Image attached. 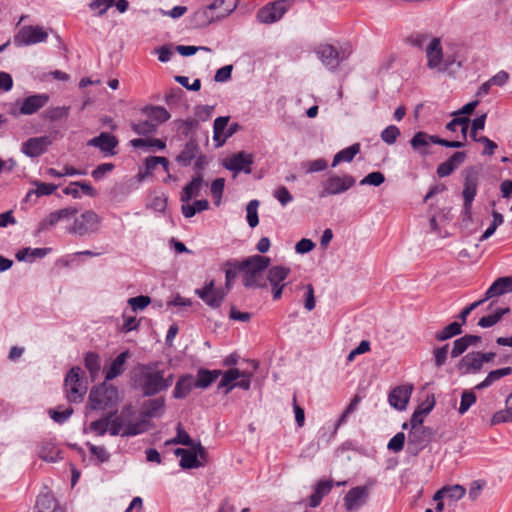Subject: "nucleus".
<instances>
[{
	"mask_svg": "<svg viewBox=\"0 0 512 512\" xmlns=\"http://www.w3.org/2000/svg\"><path fill=\"white\" fill-rule=\"evenodd\" d=\"M85 367L90 373L92 379H94L100 371V357L98 354L90 352L85 357Z\"/></svg>",
	"mask_w": 512,
	"mask_h": 512,
	"instance_id": "47",
	"label": "nucleus"
},
{
	"mask_svg": "<svg viewBox=\"0 0 512 512\" xmlns=\"http://www.w3.org/2000/svg\"><path fill=\"white\" fill-rule=\"evenodd\" d=\"M89 429L96 435L103 436L107 431H109V417L105 416L91 422Z\"/></svg>",
	"mask_w": 512,
	"mask_h": 512,
	"instance_id": "56",
	"label": "nucleus"
},
{
	"mask_svg": "<svg viewBox=\"0 0 512 512\" xmlns=\"http://www.w3.org/2000/svg\"><path fill=\"white\" fill-rule=\"evenodd\" d=\"M148 429V422L141 420L136 423H130L123 431V436H134L145 432Z\"/></svg>",
	"mask_w": 512,
	"mask_h": 512,
	"instance_id": "54",
	"label": "nucleus"
},
{
	"mask_svg": "<svg viewBox=\"0 0 512 512\" xmlns=\"http://www.w3.org/2000/svg\"><path fill=\"white\" fill-rule=\"evenodd\" d=\"M118 403V390L113 385L102 384L89 394V405L93 410H115Z\"/></svg>",
	"mask_w": 512,
	"mask_h": 512,
	"instance_id": "3",
	"label": "nucleus"
},
{
	"mask_svg": "<svg viewBox=\"0 0 512 512\" xmlns=\"http://www.w3.org/2000/svg\"><path fill=\"white\" fill-rule=\"evenodd\" d=\"M130 145L134 148H157L163 150L166 148V143L157 138H135L130 141Z\"/></svg>",
	"mask_w": 512,
	"mask_h": 512,
	"instance_id": "41",
	"label": "nucleus"
},
{
	"mask_svg": "<svg viewBox=\"0 0 512 512\" xmlns=\"http://www.w3.org/2000/svg\"><path fill=\"white\" fill-rule=\"evenodd\" d=\"M199 151L198 144L195 140H190L186 143L185 147L181 151V153L177 156L176 160L178 163L188 166L191 164V161L196 158Z\"/></svg>",
	"mask_w": 512,
	"mask_h": 512,
	"instance_id": "35",
	"label": "nucleus"
},
{
	"mask_svg": "<svg viewBox=\"0 0 512 512\" xmlns=\"http://www.w3.org/2000/svg\"><path fill=\"white\" fill-rule=\"evenodd\" d=\"M151 302V299L148 296H137L130 298L128 300V304L132 308L133 311L143 310L145 309Z\"/></svg>",
	"mask_w": 512,
	"mask_h": 512,
	"instance_id": "61",
	"label": "nucleus"
},
{
	"mask_svg": "<svg viewBox=\"0 0 512 512\" xmlns=\"http://www.w3.org/2000/svg\"><path fill=\"white\" fill-rule=\"evenodd\" d=\"M359 151L360 145L358 143L339 151L333 158L332 167L337 166L340 162H351Z\"/></svg>",
	"mask_w": 512,
	"mask_h": 512,
	"instance_id": "39",
	"label": "nucleus"
},
{
	"mask_svg": "<svg viewBox=\"0 0 512 512\" xmlns=\"http://www.w3.org/2000/svg\"><path fill=\"white\" fill-rule=\"evenodd\" d=\"M37 454L48 462H56L61 458V450L52 439L41 440L37 445Z\"/></svg>",
	"mask_w": 512,
	"mask_h": 512,
	"instance_id": "21",
	"label": "nucleus"
},
{
	"mask_svg": "<svg viewBox=\"0 0 512 512\" xmlns=\"http://www.w3.org/2000/svg\"><path fill=\"white\" fill-rule=\"evenodd\" d=\"M175 454L181 457L180 466L184 469L198 468L203 465V463L197 459V453L193 452L192 449L178 448L175 450Z\"/></svg>",
	"mask_w": 512,
	"mask_h": 512,
	"instance_id": "30",
	"label": "nucleus"
},
{
	"mask_svg": "<svg viewBox=\"0 0 512 512\" xmlns=\"http://www.w3.org/2000/svg\"><path fill=\"white\" fill-rule=\"evenodd\" d=\"M258 206H259L258 200H251L247 204V207H246L247 222L251 228L256 227L259 223Z\"/></svg>",
	"mask_w": 512,
	"mask_h": 512,
	"instance_id": "51",
	"label": "nucleus"
},
{
	"mask_svg": "<svg viewBox=\"0 0 512 512\" xmlns=\"http://www.w3.org/2000/svg\"><path fill=\"white\" fill-rule=\"evenodd\" d=\"M333 487V481L332 480H320L317 482L314 492L309 498V505L310 507H317L320 505L322 499L328 495Z\"/></svg>",
	"mask_w": 512,
	"mask_h": 512,
	"instance_id": "27",
	"label": "nucleus"
},
{
	"mask_svg": "<svg viewBox=\"0 0 512 512\" xmlns=\"http://www.w3.org/2000/svg\"><path fill=\"white\" fill-rule=\"evenodd\" d=\"M221 370H207L200 369L197 374V380L195 381V387L207 388L210 386L220 375Z\"/></svg>",
	"mask_w": 512,
	"mask_h": 512,
	"instance_id": "38",
	"label": "nucleus"
},
{
	"mask_svg": "<svg viewBox=\"0 0 512 512\" xmlns=\"http://www.w3.org/2000/svg\"><path fill=\"white\" fill-rule=\"evenodd\" d=\"M80 191H82L83 194L90 197H95L97 195L96 189L89 182L86 181L71 182L68 186H66L63 189V193L65 195L72 196L73 198H80Z\"/></svg>",
	"mask_w": 512,
	"mask_h": 512,
	"instance_id": "25",
	"label": "nucleus"
},
{
	"mask_svg": "<svg viewBox=\"0 0 512 512\" xmlns=\"http://www.w3.org/2000/svg\"><path fill=\"white\" fill-rule=\"evenodd\" d=\"M478 178L475 174H468L464 180V189L462 196L464 199V212L466 215L471 214L472 203L477 194Z\"/></svg>",
	"mask_w": 512,
	"mask_h": 512,
	"instance_id": "17",
	"label": "nucleus"
},
{
	"mask_svg": "<svg viewBox=\"0 0 512 512\" xmlns=\"http://www.w3.org/2000/svg\"><path fill=\"white\" fill-rule=\"evenodd\" d=\"M164 407H165L164 398L160 397V398H156V399H151L144 403L142 414H143V416L149 417V418L157 417L163 413Z\"/></svg>",
	"mask_w": 512,
	"mask_h": 512,
	"instance_id": "37",
	"label": "nucleus"
},
{
	"mask_svg": "<svg viewBox=\"0 0 512 512\" xmlns=\"http://www.w3.org/2000/svg\"><path fill=\"white\" fill-rule=\"evenodd\" d=\"M291 5V0H277L268 3L258 11L257 18L262 23H274L282 18Z\"/></svg>",
	"mask_w": 512,
	"mask_h": 512,
	"instance_id": "8",
	"label": "nucleus"
},
{
	"mask_svg": "<svg viewBox=\"0 0 512 512\" xmlns=\"http://www.w3.org/2000/svg\"><path fill=\"white\" fill-rule=\"evenodd\" d=\"M137 382L144 395L153 396L168 389L173 382V375L165 377L163 370L157 364H146L138 367Z\"/></svg>",
	"mask_w": 512,
	"mask_h": 512,
	"instance_id": "1",
	"label": "nucleus"
},
{
	"mask_svg": "<svg viewBox=\"0 0 512 512\" xmlns=\"http://www.w3.org/2000/svg\"><path fill=\"white\" fill-rule=\"evenodd\" d=\"M252 164V158L250 155L239 152L237 154H234L230 158L226 159L225 161V167L228 170L234 171L235 173L245 171L246 173L251 172V166Z\"/></svg>",
	"mask_w": 512,
	"mask_h": 512,
	"instance_id": "23",
	"label": "nucleus"
},
{
	"mask_svg": "<svg viewBox=\"0 0 512 512\" xmlns=\"http://www.w3.org/2000/svg\"><path fill=\"white\" fill-rule=\"evenodd\" d=\"M101 218L92 210L83 212L79 217L75 218L73 225L69 228V232L83 236L98 230Z\"/></svg>",
	"mask_w": 512,
	"mask_h": 512,
	"instance_id": "7",
	"label": "nucleus"
},
{
	"mask_svg": "<svg viewBox=\"0 0 512 512\" xmlns=\"http://www.w3.org/2000/svg\"><path fill=\"white\" fill-rule=\"evenodd\" d=\"M36 509L38 512H62L56 498L49 492L38 496Z\"/></svg>",
	"mask_w": 512,
	"mask_h": 512,
	"instance_id": "29",
	"label": "nucleus"
},
{
	"mask_svg": "<svg viewBox=\"0 0 512 512\" xmlns=\"http://www.w3.org/2000/svg\"><path fill=\"white\" fill-rule=\"evenodd\" d=\"M129 351L120 353L111 363L109 369L106 371V380H112L123 372V367L126 360L129 358Z\"/></svg>",
	"mask_w": 512,
	"mask_h": 512,
	"instance_id": "36",
	"label": "nucleus"
},
{
	"mask_svg": "<svg viewBox=\"0 0 512 512\" xmlns=\"http://www.w3.org/2000/svg\"><path fill=\"white\" fill-rule=\"evenodd\" d=\"M476 402V395L472 391H464L461 396L459 413L464 414Z\"/></svg>",
	"mask_w": 512,
	"mask_h": 512,
	"instance_id": "59",
	"label": "nucleus"
},
{
	"mask_svg": "<svg viewBox=\"0 0 512 512\" xmlns=\"http://www.w3.org/2000/svg\"><path fill=\"white\" fill-rule=\"evenodd\" d=\"M412 389L413 388L410 385H401V386L395 387L389 393V396H388L389 404L398 410L405 409L409 402V399H410V396L412 393Z\"/></svg>",
	"mask_w": 512,
	"mask_h": 512,
	"instance_id": "18",
	"label": "nucleus"
},
{
	"mask_svg": "<svg viewBox=\"0 0 512 512\" xmlns=\"http://www.w3.org/2000/svg\"><path fill=\"white\" fill-rule=\"evenodd\" d=\"M399 136L400 130L395 125L386 127L381 133V139L389 145L394 144Z\"/></svg>",
	"mask_w": 512,
	"mask_h": 512,
	"instance_id": "58",
	"label": "nucleus"
},
{
	"mask_svg": "<svg viewBox=\"0 0 512 512\" xmlns=\"http://www.w3.org/2000/svg\"><path fill=\"white\" fill-rule=\"evenodd\" d=\"M439 144L449 148H460L463 146V142L450 141L442 139L436 135H429L426 132H417L410 141L412 148L422 156L430 154V144Z\"/></svg>",
	"mask_w": 512,
	"mask_h": 512,
	"instance_id": "5",
	"label": "nucleus"
},
{
	"mask_svg": "<svg viewBox=\"0 0 512 512\" xmlns=\"http://www.w3.org/2000/svg\"><path fill=\"white\" fill-rule=\"evenodd\" d=\"M51 144L52 139L48 136L34 137L23 144L22 151L30 157H38L45 153Z\"/></svg>",
	"mask_w": 512,
	"mask_h": 512,
	"instance_id": "16",
	"label": "nucleus"
},
{
	"mask_svg": "<svg viewBox=\"0 0 512 512\" xmlns=\"http://www.w3.org/2000/svg\"><path fill=\"white\" fill-rule=\"evenodd\" d=\"M142 113L147 116L149 121L161 124L170 119V113L162 106H146L142 109Z\"/></svg>",
	"mask_w": 512,
	"mask_h": 512,
	"instance_id": "32",
	"label": "nucleus"
},
{
	"mask_svg": "<svg viewBox=\"0 0 512 512\" xmlns=\"http://www.w3.org/2000/svg\"><path fill=\"white\" fill-rule=\"evenodd\" d=\"M430 433L426 428H411L408 434V450L417 455L429 442Z\"/></svg>",
	"mask_w": 512,
	"mask_h": 512,
	"instance_id": "15",
	"label": "nucleus"
},
{
	"mask_svg": "<svg viewBox=\"0 0 512 512\" xmlns=\"http://www.w3.org/2000/svg\"><path fill=\"white\" fill-rule=\"evenodd\" d=\"M199 122L194 118H188L185 120L178 121V131L183 134L185 137L189 136L193 133V131L198 127Z\"/></svg>",
	"mask_w": 512,
	"mask_h": 512,
	"instance_id": "57",
	"label": "nucleus"
},
{
	"mask_svg": "<svg viewBox=\"0 0 512 512\" xmlns=\"http://www.w3.org/2000/svg\"><path fill=\"white\" fill-rule=\"evenodd\" d=\"M291 270L285 266H273L268 270L267 279L272 286L273 299L281 298L285 284H281L289 276Z\"/></svg>",
	"mask_w": 512,
	"mask_h": 512,
	"instance_id": "12",
	"label": "nucleus"
},
{
	"mask_svg": "<svg viewBox=\"0 0 512 512\" xmlns=\"http://www.w3.org/2000/svg\"><path fill=\"white\" fill-rule=\"evenodd\" d=\"M216 20L217 18L213 9L210 8V5L199 9L192 17V22L195 27H206Z\"/></svg>",
	"mask_w": 512,
	"mask_h": 512,
	"instance_id": "33",
	"label": "nucleus"
},
{
	"mask_svg": "<svg viewBox=\"0 0 512 512\" xmlns=\"http://www.w3.org/2000/svg\"><path fill=\"white\" fill-rule=\"evenodd\" d=\"M73 413V409L71 407H68L62 411L57 409H50L49 415L50 417L57 423H63L65 422Z\"/></svg>",
	"mask_w": 512,
	"mask_h": 512,
	"instance_id": "63",
	"label": "nucleus"
},
{
	"mask_svg": "<svg viewBox=\"0 0 512 512\" xmlns=\"http://www.w3.org/2000/svg\"><path fill=\"white\" fill-rule=\"evenodd\" d=\"M49 101L47 94H36L26 97L20 106V113L32 115L44 107Z\"/></svg>",
	"mask_w": 512,
	"mask_h": 512,
	"instance_id": "22",
	"label": "nucleus"
},
{
	"mask_svg": "<svg viewBox=\"0 0 512 512\" xmlns=\"http://www.w3.org/2000/svg\"><path fill=\"white\" fill-rule=\"evenodd\" d=\"M512 373L511 367H504L501 369L493 370L488 373L487 377L479 384L476 385V389H483L492 385L495 381L508 376Z\"/></svg>",
	"mask_w": 512,
	"mask_h": 512,
	"instance_id": "40",
	"label": "nucleus"
},
{
	"mask_svg": "<svg viewBox=\"0 0 512 512\" xmlns=\"http://www.w3.org/2000/svg\"><path fill=\"white\" fill-rule=\"evenodd\" d=\"M270 258L261 255H253L238 262L234 268L242 274V281L246 287H265V270L270 265Z\"/></svg>",
	"mask_w": 512,
	"mask_h": 512,
	"instance_id": "2",
	"label": "nucleus"
},
{
	"mask_svg": "<svg viewBox=\"0 0 512 512\" xmlns=\"http://www.w3.org/2000/svg\"><path fill=\"white\" fill-rule=\"evenodd\" d=\"M355 184V179L351 175H333L323 182V190L320 197L336 195L349 190Z\"/></svg>",
	"mask_w": 512,
	"mask_h": 512,
	"instance_id": "9",
	"label": "nucleus"
},
{
	"mask_svg": "<svg viewBox=\"0 0 512 512\" xmlns=\"http://www.w3.org/2000/svg\"><path fill=\"white\" fill-rule=\"evenodd\" d=\"M166 444H181L192 447L195 443H193L189 434L182 428L181 423H178L176 437L170 441H167Z\"/></svg>",
	"mask_w": 512,
	"mask_h": 512,
	"instance_id": "50",
	"label": "nucleus"
},
{
	"mask_svg": "<svg viewBox=\"0 0 512 512\" xmlns=\"http://www.w3.org/2000/svg\"><path fill=\"white\" fill-rule=\"evenodd\" d=\"M89 146L97 147L102 152L115 154L114 149L118 145V140L114 135L107 132H102L99 136L94 137L88 141Z\"/></svg>",
	"mask_w": 512,
	"mask_h": 512,
	"instance_id": "24",
	"label": "nucleus"
},
{
	"mask_svg": "<svg viewBox=\"0 0 512 512\" xmlns=\"http://www.w3.org/2000/svg\"><path fill=\"white\" fill-rule=\"evenodd\" d=\"M34 185L36 186V189L29 191L27 194V198H29L32 194H36L38 197L48 196L53 194L57 189V186L54 184L40 181H35Z\"/></svg>",
	"mask_w": 512,
	"mask_h": 512,
	"instance_id": "48",
	"label": "nucleus"
},
{
	"mask_svg": "<svg viewBox=\"0 0 512 512\" xmlns=\"http://www.w3.org/2000/svg\"><path fill=\"white\" fill-rule=\"evenodd\" d=\"M446 496L453 499V500H459L464 497L466 493L465 487L462 485L456 484V485H447L446 486Z\"/></svg>",
	"mask_w": 512,
	"mask_h": 512,
	"instance_id": "62",
	"label": "nucleus"
},
{
	"mask_svg": "<svg viewBox=\"0 0 512 512\" xmlns=\"http://www.w3.org/2000/svg\"><path fill=\"white\" fill-rule=\"evenodd\" d=\"M482 367L480 351L466 354L458 364V369L462 374H476L481 371Z\"/></svg>",
	"mask_w": 512,
	"mask_h": 512,
	"instance_id": "20",
	"label": "nucleus"
},
{
	"mask_svg": "<svg viewBox=\"0 0 512 512\" xmlns=\"http://www.w3.org/2000/svg\"><path fill=\"white\" fill-rule=\"evenodd\" d=\"M512 421V414L505 408L495 412L491 418V426Z\"/></svg>",
	"mask_w": 512,
	"mask_h": 512,
	"instance_id": "64",
	"label": "nucleus"
},
{
	"mask_svg": "<svg viewBox=\"0 0 512 512\" xmlns=\"http://www.w3.org/2000/svg\"><path fill=\"white\" fill-rule=\"evenodd\" d=\"M469 127V118L468 117H455L452 121H450L446 128L449 131L455 132L457 129L461 130L462 141L465 142L467 138V131Z\"/></svg>",
	"mask_w": 512,
	"mask_h": 512,
	"instance_id": "43",
	"label": "nucleus"
},
{
	"mask_svg": "<svg viewBox=\"0 0 512 512\" xmlns=\"http://www.w3.org/2000/svg\"><path fill=\"white\" fill-rule=\"evenodd\" d=\"M461 333V325L458 322H452L449 325H447L443 330L436 333L435 338L438 341H444Z\"/></svg>",
	"mask_w": 512,
	"mask_h": 512,
	"instance_id": "44",
	"label": "nucleus"
},
{
	"mask_svg": "<svg viewBox=\"0 0 512 512\" xmlns=\"http://www.w3.org/2000/svg\"><path fill=\"white\" fill-rule=\"evenodd\" d=\"M132 130L138 135H147L156 131V124L149 120L139 121L131 125Z\"/></svg>",
	"mask_w": 512,
	"mask_h": 512,
	"instance_id": "52",
	"label": "nucleus"
},
{
	"mask_svg": "<svg viewBox=\"0 0 512 512\" xmlns=\"http://www.w3.org/2000/svg\"><path fill=\"white\" fill-rule=\"evenodd\" d=\"M360 401H361V397L359 395H355L352 398L349 405L346 407V409L343 411L342 415L338 419L337 424H336V429H338L341 425H343L346 422L348 416L357 409Z\"/></svg>",
	"mask_w": 512,
	"mask_h": 512,
	"instance_id": "55",
	"label": "nucleus"
},
{
	"mask_svg": "<svg viewBox=\"0 0 512 512\" xmlns=\"http://www.w3.org/2000/svg\"><path fill=\"white\" fill-rule=\"evenodd\" d=\"M114 412L116 411L114 410ZM114 414L115 413L107 415V417H109V433L113 436L120 434L123 436V431L125 430L127 425L125 424V421L122 416H116L113 418L112 416Z\"/></svg>",
	"mask_w": 512,
	"mask_h": 512,
	"instance_id": "46",
	"label": "nucleus"
},
{
	"mask_svg": "<svg viewBox=\"0 0 512 512\" xmlns=\"http://www.w3.org/2000/svg\"><path fill=\"white\" fill-rule=\"evenodd\" d=\"M69 111V106L49 107L45 110L44 117L50 121H56L67 118L69 115Z\"/></svg>",
	"mask_w": 512,
	"mask_h": 512,
	"instance_id": "45",
	"label": "nucleus"
},
{
	"mask_svg": "<svg viewBox=\"0 0 512 512\" xmlns=\"http://www.w3.org/2000/svg\"><path fill=\"white\" fill-rule=\"evenodd\" d=\"M222 379L219 382L218 388L224 389L225 394H228L234 387H239L244 390L250 388V374L240 371L237 368H232L224 372Z\"/></svg>",
	"mask_w": 512,
	"mask_h": 512,
	"instance_id": "6",
	"label": "nucleus"
},
{
	"mask_svg": "<svg viewBox=\"0 0 512 512\" xmlns=\"http://www.w3.org/2000/svg\"><path fill=\"white\" fill-rule=\"evenodd\" d=\"M434 363L436 367H441L445 364L448 357V344L433 349Z\"/></svg>",
	"mask_w": 512,
	"mask_h": 512,
	"instance_id": "60",
	"label": "nucleus"
},
{
	"mask_svg": "<svg viewBox=\"0 0 512 512\" xmlns=\"http://www.w3.org/2000/svg\"><path fill=\"white\" fill-rule=\"evenodd\" d=\"M509 312L510 309L508 307L497 309L493 314L480 318L478 325L483 328L492 327L493 325L498 323L505 314Z\"/></svg>",
	"mask_w": 512,
	"mask_h": 512,
	"instance_id": "42",
	"label": "nucleus"
},
{
	"mask_svg": "<svg viewBox=\"0 0 512 512\" xmlns=\"http://www.w3.org/2000/svg\"><path fill=\"white\" fill-rule=\"evenodd\" d=\"M193 387H195V382L191 375L181 376L175 385L173 396L177 399L185 398Z\"/></svg>",
	"mask_w": 512,
	"mask_h": 512,
	"instance_id": "34",
	"label": "nucleus"
},
{
	"mask_svg": "<svg viewBox=\"0 0 512 512\" xmlns=\"http://www.w3.org/2000/svg\"><path fill=\"white\" fill-rule=\"evenodd\" d=\"M196 294L208 306L212 308H218L222 304L226 292L221 287H215L214 280H211L208 283H206L203 288L197 289Z\"/></svg>",
	"mask_w": 512,
	"mask_h": 512,
	"instance_id": "10",
	"label": "nucleus"
},
{
	"mask_svg": "<svg viewBox=\"0 0 512 512\" xmlns=\"http://www.w3.org/2000/svg\"><path fill=\"white\" fill-rule=\"evenodd\" d=\"M432 408L433 404L428 405L426 408L418 407L411 417V428H425L422 425L424 417L432 410Z\"/></svg>",
	"mask_w": 512,
	"mask_h": 512,
	"instance_id": "49",
	"label": "nucleus"
},
{
	"mask_svg": "<svg viewBox=\"0 0 512 512\" xmlns=\"http://www.w3.org/2000/svg\"><path fill=\"white\" fill-rule=\"evenodd\" d=\"M225 186L224 178H217L211 183L210 191L215 204L218 206L221 202L223 190Z\"/></svg>",
	"mask_w": 512,
	"mask_h": 512,
	"instance_id": "53",
	"label": "nucleus"
},
{
	"mask_svg": "<svg viewBox=\"0 0 512 512\" xmlns=\"http://www.w3.org/2000/svg\"><path fill=\"white\" fill-rule=\"evenodd\" d=\"M64 390L66 398L70 403H77L83 400L87 392V385L81 368L73 367L70 369L64 380Z\"/></svg>",
	"mask_w": 512,
	"mask_h": 512,
	"instance_id": "4",
	"label": "nucleus"
},
{
	"mask_svg": "<svg viewBox=\"0 0 512 512\" xmlns=\"http://www.w3.org/2000/svg\"><path fill=\"white\" fill-rule=\"evenodd\" d=\"M238 5L237 0H215L210 4L217 20H220L232 13Z\"/></svg>",
	"mask_w": 512,
	"mask_h": 512,
	"instance_id": "31",
	"label": "nucleus"
},
{
	"mask_svg": "<svg viewBox=\"0 0 512 512\" xmlns=\"http://www.w3.org/2000/svg\"><path fill=\"white\" fill-rule=\"evenodd\" d=\"M512 291V276L498 278L486 291L484 302L493 297Z\"/></svg>",
	"mask_w": 512,
	"mask_h": 512,
	"instance_id": "26",
	"label": "nucleus"
},
{
	"mask_svg": "<svg viewBox=\"0 0 512 512\" xmlns=\"http://www.w3.org/2000/svg\"><path fill=\"white\" fill-rule=\"evenodd\" d=\"M48 34L39 26H24L15 37V43L18 45H30L43 42Z\"/></svg>",
	"mask_w": 512,
	"mask_h": 512,
	"instance_id": "13",
	"label": "nucleus"
},
{
	"mask_svg": "<svg viewBox=\"0 0 512 512\" xmlns=\"http://www.w3.org/2000/svg\"><path fill=\"white\" fill-rule=\"evenodd\" d=\"M203 186V177L200 172L197 173L196 176L192 178L190 183H188L181 192L180 200L183 203H188L191 198L199 195L201 188Z\"/></svg>",
	"mask_w": 512,
	"mask_h": 512,
	"instance_id": "28",
	"label": "nucleus"
},
{
	"mask_svg": "<svg viewBox=\"0 0 512 512\" xmlns=\"http://www.w3.org/2000/svg\"><path fill=\"white\" fill-rule=\"evenodd\" d=\"M427 66L430 69H440L443 61V51L440 38H433L426 47Z\"/></svg>",
	"mask_w": 512,
	"mask_h": 512,
	"instance_id": "19",
	"label": "nucleus"
},
{
	"mask_svg": "<svg viewBox=\"0 0 512 512\" xmlns=\"http://www.w3.org/2000/svg\"><path fill=\"white\" fill-rule=\"evenodd\" d=\"M369 496V489L366 486H357L350 489L344 497V507L347 512H353L362 507Z\"/></svg>",
	"mask_w": 512,
	"mask_h": 512,
	"instance_id": "14",
	"label": "nucleus"
},
{
	"mask_svg": "<svg viewBox=\"0 0 512 512\" xmlns=\"http://www.w3.org/2000/svg\"><path fill=\"white\" fill-rule=\"evenodd\" d=\"M314 51L323 65L331 70L336 69L342 61L339 49L331 44L321 43Z\"/></svg>",
	"mask_w": 512,
	"mask_h": 512,
	"instance_id": "11",
	"label": "nucleus"
}]
</instances>
